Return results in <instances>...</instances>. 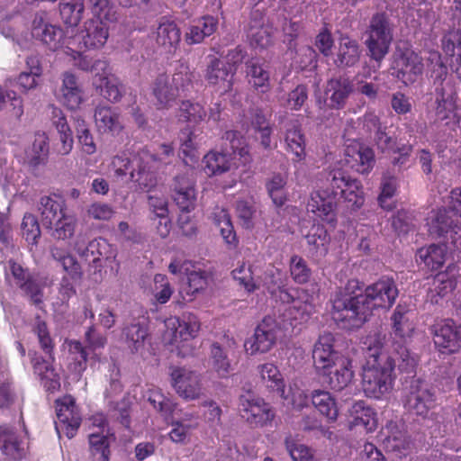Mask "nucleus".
<instances>
[{
    "label": "nucleus",
    "instance_id": "f257e3e1",
    "mask_svg": "<svg viewBox=\"0 0 461 461\" xmlns=\"http://www.w3.org/2000/svg\"><path fill=\"white\" fill-rule=\"evenodd\" d=\"M365 344L367 345L366 357L368 358L367 366L362 375V389L364 393L376 400L388 395L394 384V368L398 366L401 372L411 374L415 372L417 361L402 343L393 344L392 351L383 353V341L377 335L370 337Z\"/></svg>",
    "mask_w": 461,
    "mask_h": 461
},
{
    "label": "nucleus",
    "instance_id": "f03ea898",
    "mask_svg": "<svg viewBox=\"0 0 461 461\" xmlns=\"http://www.w3.org/2000/svg\"><path fill=\"white\" fill-rule=\"evenodd\" d=\"M364 283L349 279L330 299L331 318L339 327L354 330L362 327L371 316L362 294Z\"/></svg>",
    "mask_w": 461,
    "mask_h": 461
},
{
    "label": "nucleus",
    "instance_id": "7ed1b4c3",
    "mask_svg": "<svg viewBox=\"0 0 461 461\" xmlns=\"http://www.w3.org/2000/svg\"><path fill=\"white\" fill-rule=\"evenodd\" d=\"M174 156L172 144H151L141 149L137 155V168L131 172V179L148 191L157 184L156 173L152 163H167V159Z\"/></svg>",
    "mask_w": 461,
    "mask_h": 461
},
{
    "label": "nucleus",
    "instance_id": "20e7f679",
    "mask_svg": "<svg viewBox=\"0 0 461 461\" xmlns=\"http://www.w3.org/2000/svg\"><path fill=\"white\" fill-rule=\"evenodd\" d=\"M366 45L371 59L380 62L389 52L393 39V25L384 13H376L370 19L366 30Z\"/></svg>",
    "mask_w": 461,
    "mask_h": 461
},
{
    "label": "nucleus",
    "instance_id": "39448f33",
    "mask_svg": "<svg viewBox=\"0 0 461 461\" xmlns=\"http://www.w3.org/2000/svg\"><path fill=\"white\" fill-rule=\"evenodd\" d=\"M392 68L395 77L405 86L415 83L422 75V58L407 43L398 45L393 55Z\"/></svg>",
    "mask_w": 461,
    "mask_h": 461
},
{
    "label": "nucleus",
    "instance_id": "423d86ee",
    "mask_svg": "<svg viewBox=\"0 0 461 461\" xmlns=\"http://www.w3.org/2000/svg\"><path fill=\"white\" fill-rule=\"evenodd\" d=\"M457 93L454 85L435 87L434 123L454 130L461 121Z\"/></svg>",
    "mask_w": 461,
    "mask_h": 461
},
{
    "label": "nucleus",
    "instance_id": "0eeeda50",
    "mask_svg": "<svg viewBox=\"0 0 461 461\" xmlns=\"http://www.w3.org/2000/svg\"><path fill=\"white\" fill-rule=\"evenodd\" d=\"M109 38V27L104 18H92L84 23L83 28L68 38V50L76 46L79 50H97L102 49Z\"/></svg>",
    "mask_w": 461,
    "mask_h": 461
},
{
    "label": "nucleus",
    "instance_id": "6e6552de",
    "mask_svg": "<svg viewBox=\"0 0 461 461\" xmlns=\"http://www.w3.org/2000/svg\"><path fill=\"white\" fill-rule=\"evenodd\" d=\"M362 294L371 315L374 310L390 309L394 304L399 291L393 277L383 276L365 288L362 286Z\"/></svg>",
    "mask_w": 461,
    "mask_h": 461
},
{
    "label": "nucleus",
    "instance_id": "1a4fd4ad",
    "mask_svg": "<svg viewBox=\"0 0 461 461\" xmlns=\"http://www.w3.org/2000/svg\"><path fill=\"white\" fill-rule=\"evenodd\" d=\"M433 343L440 355L450 356L461 349V325L452 319L436 321L430 328Z\"/></svg>",
    "mask_w": 461,
    "mask_h": 461
},
{
    "label": "nucleus",
    "instance_id": "9d476101",
    "mask_svg": "<svg viewBox=\"0 0 461 461\" xmlns=\"http://www.w3.org/2000/svg\"><path fill=\"white\" fill-rule=\"evenodd\" d=\"M238 410L240 417L253 428L271 425L275 418V411L269 403L251 393L240 396Z\"/></svg>",
    "mask_w": 461,
    "mask_h": 461
},
{
    "label": "nucleus",
    "instance_id": "9b49d317",
    "mask_svg": "<svg viewBox=\"0 0 461 461\" xmlns=\"http://www.w3.org/2000/svg\"><path fill=\"white\" fill-rule=\"evenodd\" d=\"M267 276L270 278L267 283V291L272 296L276 297L282 303L293 304L291 310L298 312L301 321H306L309 317L312 305L307 302H303L295 297L298 291L294 288H285L284 281L282 279L283 273L277 268H272L267 273Z\"/></svg>",
    "mask_w": 461,
    "mask_h": 461
},
{
    "label": "nucleus",
    "instance_id": "f8f14e48",
    "mask_svg": "<svg viewBox=\"0 0 461 461\" xmlns=\"http://www.w3.org/2000/svg\"><path fill=\"white\" fill-rule=\"evenodd\" d=\"M335 338L330 332H324L319 336L312 349L313 366L316 374L327 375L328 370L333 369L342 359L348 357L334 348Z\"/></svg>",
    "mask_w": 461,
    "mask_h": 461
},
{
    "label": "nucleus",
    "instance_id": "ddd939ff",
    "mask_svg": "<svg viewBox=\"0 0 461 461\" xmlns=\"http://www.w3.org/2000/svg\"><path fill=\"white\" fill-rule=\"evenodd\" d=\"M429 231L435 238H442L456 249H461V224L446 209H439L429 223Z\"/></svg>",
    "mask_w": 461,
    "mask_h": 461
},
{
    "label": "nucleus",
    "instance_id": "4468645a",
    "mask_svg": "<svg viewBox=\"0 0 461 461\" xmlns=\"http://www.w3.org/2000/svg\"><path fill=\"white\" fill-rule=\"evenodd\" d=\"M344 159L348 167L362 175L369 174L375 164L374 150L356 140L346 145Z\"/></svg>",
    "mask_w": 461,
    "mask_h": 461
},
{
    "label": "nucleus",
    "instance_id": "2eb2a0df",
    "mask_svg": "<svg viewBox=\"0 0 461 461\" xmlns=\"http://www.w3.org/2000/svg\"><path fill=\"white\" fill-rule=\"evenodd\" d=\"M278 324L270 316L264 317L254 330L253 336L245 342L251 354L267 353L276 344Z\"/></svg>",
    "mask_w": 461,
    "mask_h": 461
},
{
    "label": "nucleus",
    "instance_id": "dca6fc26",
    "mask_svg": "<svg viewBox=\"0 0 461 461\" xmlns=\"http://www.w3.org/2000/svg\"><path fill=\"white\" fill-rule=\"evenodd\" d=\"M56 411L61 429L68 438H72L77 434L81 425V416L76 404V399L66 394L55 401Z\"/></svg>",
    "mask_w": 461,
    "mask_h": 461
},
{
    "label": "nucleus",
    "instance_id": "f3484780",
    "mask_svg": "<svg viewBox=\"0 0 461 461\" xmlns=\"http://www.w3.org/2000/svg\"><path fill=\"white\" fill-rule=\"evenodd\" d=\"M458 275L456 264H449L445 271L438 273L433 279V287L428 292V300L432 304H441L456 289Z\"/></svg>",
    "mask_w": 461,
    "mask_h": 461
},
{
    "label": "nucleus",
    "instance_id": "a211bd4d",
    "mask_svg": "<svg viewBox=\"0 0 461 461\" xmlns=\"http://www.w3.org/2000/svg\"><path fill=\"white\" fill-rule=\"evenodd\" d=\"M170 195L183 212H190L195 208V184L186 175L176 176L170 185Z\"/></svg>",
    "mask_w": 461,
    "mask_h": 461
},
{
    "label": "nucleus",
    "instance_id": "6ab92c4d",
    "mask_svg": "<svg viewBox=\"0 0 461 461\" xmlns=\"http://www.w3.org/2000/svg\"><path fill=\"white\" fill-rule=\"evenodd\" d=\"M8 265L15 285L30 297L32 304L41 307L43 303L42 289L33 278L29 269L24 268L21 264L13 259L8 261Z\"/></svg>",
    "mask_w": 461,
    "mask_h": 461
},
{
    "label": "nucleus",
    "instance_id": "aec40b11",
    "mask_svg": "<svg viewBox=\"0 0 461 461\" xmlns=\"http://www.w3.org/2000/svg\"><path fill=\"white\" fill-rule=\"evenodd\" d=\"M337 202L328 190H316L311 193L307 211L330 224L337 222Z\"/></svg>",
    "mask_w": 461,
    "mask_h": 461
},
{
    "label": "nucleus",
    "instance_id": "412c9836",
    "mask_svg": "<svg viewBox=\"0 0 461 461\" xmlns=\"http://www.w3.org/2000/svg\"><path fill=\"white\" fill-rule=\"evenodd\" d=\"M354 91V84L347 75H338L330 78L324 93L329 100V107L335 110L345 108L348 99Z\"/></svg>",
    "mask_w": 461,
    "mask_h": 461
},
{
    "label": "nucleus",
    "instance_id": "4be33fe9",
    "mask_svg": "<svg viewBox=\"0 0 461 461\" xmlns=\"http://www.w3.org/2000/svg\"><path fill=\"white\" fill-rule=\"evenodd\" d=\"M173 386L178 395L186 400H194L202 394L200 375L196 372L177 367L171 373Z\"/></svg>",
    "mask_w": 461,
    "mask_h": 461
},
{
    "label": "nucleus",
    "instance_id": "5701e85b",
    "mask_svg": "<svg viewBox=\"0 0 461 461\" xmlns=\"http://www.w3.org/2000/svg\"><path fill=\"white\" fill-rule=\"evenodd\" d=\"M285 149L292 155L294 164L303 162L306 158V138L298 120H292L285 126Z\"/></svg>",
    "mask_w": 461,
    "mask_h": 461
},
{
    "label": "nucleus",
    "instance_id": "b1692460",
    "mask_svg": "<svg viewBox=\"0 0 461 461\" xmlns=\"http://www.w3.org/2000/svg\"><path fill=\"white\" fill-rule=\"evenodd\" d=\"M32 35L50 50L55 51L63 47L67 49L68 38L65 37L63 30L59 26L45 23L41 17L33 20Z\"/></svg>",
    "mask_w": 461,
    "mask_h": 461
},
{
    "label": "nucleus",
    "instance_id": "393cba45",
    "mask_svg": "<svg viewBox=\"0 0 461 461\" xmlns=\"http://www.w3.org/2000/svg\"><path fill=\"white\" fill-rule=\"evenodd\" d=\"M94 119L101 134L116 136L124 129L122 115L117 107L99 104L95 109Z\"/></svg>",
    "mask_w": 461,
    "mask_h": 461
},
{
    "label": "nucleus",
    "instance_id": "a878e982",
    "mask_svg": "<svg viewBox=\"0 0 461 461\" xmlns=\"http://www.w3.org/2000/svg\"><path fill=\"white\" fill-rule=\"evenodd\" d=\"M53 362L37 353H34L31 358L33 372L48 393H55L61 388L60 375L54 368Z\"/></svg>",
    "mask_w": 461,
    "mask_h": 461
},
{
    "label": "nucleus",
    "instance_id": "bb28decb",
    "mask_svg": "<svg viewBox=\"0 0 461 461\" xmlns=\"http://www.w3.org/2000/svg\"><path fill=\"white\" fill-rule=\"evenodd\" d=\"M167 329L172 330L174 342L188 341L196 337L200 330V321L191 312L183 313L181 317H170L166 321Z\"/></svg>",
    "mask_w": 461,
    "mask_h": 461
},
{
    "label": "nucleus",
    "instance_id": "cd10ccee",
    "mask_svg": "<svg viewBox=\"0 0 461 461\" xmlns=\"http://www.w3.org/2000/svg\"><path fill=\"white\" fill-rule=\"evenodd\" d=\"M155 41L166 53L175 54L181 42V31L176 22L162 17L155 32Z\"/></svg>",
    "mask_w": 461,
    "mask_h": 461
},
{
    "label": "nucleus",
    "instance_id": "c85d7f7f",
    "mask_svg": "<svg viewBox=\"0 0 461 461\" xmlns=\"http://www.w3.org/2000/svg\"><path fill=\"white\" fill-rule=\"evenodd\" d=\"M209 62L204 71V78L211 86H224V92H229L233 86L235 69L227 67L219 58L209 55Z\"/></svg>",
    "mask_w": 461,
    "mask_h": 461
},
{
    "label": "nucleus",
    "instance_id": "c756f323",
    "mask_svg": "<svg viewBox=\"0 0 461 461\" xmlns=\"http://www.w3.org/2000/svg\"><path fill=\"white\" fill-rule=\"evenodd\" d=\"M93 86L102 97L113 104L120 102L123 96V86L109 68L94 77Z\"/></svg>",
    "mask_w": 461,
    "mask_h": 461
},
{
    "label": "nucleus",
    "instance_id": "7c9ffc66",
    "mask_svg": "<svg viewBox=\"0 0 461 461\" xmlns=\"http://www.w3.org/2000/svg\"><path fill=\"white\" fill-rule=\"evenodd\" d=\"M150 91L158 110L170 108L179 96L171 85L170 77L165 72L153 79Z\"/></svg>",
    "mask_w": 461,
    "mask_h": 461
},
{
    "label": "nucleus",
    "instance_id": "2f4dec72",
    "mask_svg": "<svg viewBox=\"0 0 461 461\" xmlns=\"http://www.w3.org/2000/svg\"><path fill=\"white\" fill-rule=\"evenodd\" d=\"M0 450L8 460H21L25 456L23 440L14 427L0 425Z\"/></svg>",
    "mask_w": 461,
    "mask_h": 461
},
{
    "label": "nucleus",
    "instance_id": "473e14b6",
    "mask_svg": "<svg viewBox=\"0 0 461 461\" xmlns=\"http://www.w3.org/2000/svg\"><path fill=\"white\" fill-rule=\"evenodd\" d=\"M419 384L411 385V391L408 396L407 405L410 411L416 415L426 417L429 411L435 406V394L422 381Z\"/></svg>",
    "mask_w": 461,
    "mask_h": 461
},
{
    "label": "nucleus",
    "instance_id": "72a5a7b5",
    "mask_svg": "<svg viewBox=\"0 0 461 461\" xmlns=\"http://www.w3.org/2000/svg\"><path fill=\"white\" fill-rule=\"evenodd\" d=\"M59 102L69 110H77L84 102V92L77 77L71 72L62 74Z\"/></svg>",
    "mask_w": 461,
    "mask_h": 461
},
{
    "label": "nucleus",
    "instance_id": "f704fd0d",
    "mask_svg": "<svg viewBox=\"0 0 461 461\" xmlns=\"http://www.w3.org/2000/svg\"><path fill=\"white\" fill-rule=\"evenodd\" d=\"M39 211L42 225L47 228L53 225L60 216L68 212L67 203L64 198L59 194L44 195L41 197Z\"/></svg>",
    "mask_w": 461,
    "mask_h": 461
},
{
    "label": "nucleus",
    "instance_id": "c9c22d12",
    "mask_svg": "<svg viewBox=\"0 0 461 461\" xmlns=\"http://www.w3.org/2000/svg\"><path fill=\"white\" fill-rule=\"evenodd\" d=\"M447 248L446 244H430L419 249L415 254V259L419 266L430 272L439 270L446 262Z\"/></svg>",
    "mask_w": 461,
    "mask_h": 461
},
{
    "label": "nucleus",
    "instance_id": "e433bc0d",
    "mask_svg": "<svg viewBox=\"0 0 461 461\" xmlns=\"http://www.w3.org/2000/svg\"><path fill=\"white\" fill-rule=\"evenodd\" d=\"M327 375H320L323 383L334 391H341L346 388L352 381L354 372L352 370V360L350 358L342 359V362L330 369Z\"/></svg>",
    "mask_w": 461,
    "mask_h": 461
},
{
    "label": "nucleus",
    "instance_id": "4c0bfd02",
    "mask_svg": "<svg viewBox=\"0 0 461 461\" xmlns=\"http://www.w3.org/2000/svg\"><path fill=\"white\" fill-rule=\"evenodd\" d=\"M122 334L131 351L132 353L139 352L144 348L145 341L149 335L148 323L145 320L134 319L123 327Z\"/></svg>",
    "mask_w": 461,
    "mask_h": 461
},
{
    "label": "nucleus",
    "instance_id": "58836bf2",
    "mask_svg": "<svg viewBox=\"0 0 461 461\" xmlns=\"http://www.w3.org/2000/svg\"><path fill=\"white\" fill-rule=\"evenodd\" d=\"M214 225L219 229L220 234L229 249H236L239 246V239L234 230L229 212L216 206L212 213Z\"/></svg>",
    "mask_w": 461,
    "mask_h": 461
},
{
    "label": "nucleus",
    "instance_id": "ea45409f",
    "mask_svg": "<svg viewBox=\"0 0 461 461\" xmlns=\"http://www.w3.org/2000/svg\"><path fill=\"white\" fill-rule=\"evenodd\" d=\"M384 444L390 451L402 453L410 448L411 441L406 431L396 421L389 420L383 429Z\"/></svg>",
    "mask_w": 461,
    "mask_h": 461
},
{
    "label": "nucleus",
    "instance_id": "a19ab883",
    "mask_svg": "<svg viewBox=\"0 0 461 461\" xmlns=\"http://www.w3.org/2000/svg\"><path fill=\"white\" fill-rule=\"evenodd\" d=\"M305 238L312 256L325 257L328 254L330 235L322 224H313Z\"/></svg>",
    "mask_w": 461,
    "mask_h": 461
},
{
    "label": "nucleus",
    "instance_id": "79ce46f5",
    "mask_svg": "<svg viewBox=\"0 0 461 461\" xmlns=\"http://www.w3.org/2000/svg\"><path fill=\"white\" fill-rule=\"evenodd\" d=\"M53 259L58 262L66 275L71 278L73 282H80L83 278L84 272L77 259L72 256L68 250L59 247H53L50 249Z\"/></svg>",
    "mask_w": 461,
    "mask_h": 461
},
{
    "label": "nucleus",
    "instance_id": "37998d69",
    "mask_svg": "<svg viewBox=\"0 0 461 461\" xmlns=\"http://www.w3.org/2000/svg\"><path fill=\"white\" fill-rule=\"evenodd\" d=\"M75 249L80 257L85 258L86 259H88L89 256H92V261L94 263L102 260H109L114 257L111 245L103 238L95 239L89 241L83 249L80 247L79 242H77Z\"/></svg>",
    "mask_w": 461,
    "mask_h": 461
},
{
    "label": "nucleus",
    "instance_id": "c03bdc74",
    "mask_svg": "<svg viewBox=\"0 0 461 461\" xmlns=\"http://www.w3.org/2000/svg\"><path fill=\"white\" fill-rule=\"evenodd\" d=\"M248 37L250 44L256 48H267L272 42V27L265 23L264 17H253L249 24Z\"/></svg>",
    "mask_w": 461,
    "mask_h": 461
},
{
    "label": "nucleus",
    "instance_id": "a18cd8bd",
    "mask_svg": "<svg viewBox=\"0 0 461 461\" xmlns=\"http://www.w3.org/2000/svg\"><path fill=\"white\" fill-rule=\"evenodd\" d=\"M258 369L267 388L281 398L286 399L285 395V383L278 367L273 363H265L258 366Z\"/></svg>",
    "mask_w": 461,
    "mask_h": 461
},
{
    "label": "nucleus",
    "instance_id": "49530a36",
    "mask_svg": "<svg viewBox=\"0 0 461 461\" xmlns=\"http://www.w3.org/2000/svg\"><path fill=\"white\" fill-rule=\"evenodd\" d=\"M353 419L350 427H363L367 432L376 429L378 425L377 413L366 406L363 401L357 402L352 407Z\"/></svg>",
    "mask_w": 461,
    "mask_h": 461
},
{
    "label": "nucleus",
    "instance_id": "de8ad7c7",
    "mask_svg": "<svg viewBox=\"0 0 461 461\" xmlns=\"http://www.w3.org/2000/svg\"><path fill=\"white\" fill-rule=\"evenodd\" d=\"M357 41L348 36H341L335 63L338 67H353L360 59Z\"/></svg>",
    "mask_w": 461,
    "mask_h": 461
},
{
    "label": "nucleus",
    "instance_id": "09e8293b",
    "mask_svg": "<svg viewBox=\"0 0 461 461\" xmlns=\"http://www.w3.org/2000/svg\"><path fill=\"white\" fill-rule=\"evenodd\" d=\"M49 137L43 131H37L28 153V163L32 167L46 165L49 159Z\"/></svg>",
    "mask_w": 461,
    "mask_h": 461
},
{
    "label": "nucleus",
    "instance_id": "8fccbe9b",
    "mask_svg": "<svg viewBox=\"0 0 461 461\" xmlns=\"http://www.w3.org/2000/svg\"><path fill=\"white\" fill-rule=\"evenodd\" d=\"M208 285V276L205 271H191L187 274L186 285L179 292L183 302L177 301V303L184 305L186 302H192L197 294L206 288Z\"/></svg>",
    "mask_w": 461,
    "mask_h": 461
},
{
    "label": "nucleus",
    "instance_id": "3c124183",
    "mask_svg": "<svg viewBox=\"0 0 461 461\" xmlns=\"http://www.w3.org/2000/svg\"><path fill=\"white\" fill-rule=\"evenodd\" d=\"M441 48L446 56L455 58V72L461 80V30L445 33L441 39Z\"/></svg>",
    "mask_w": 461,
    "mask_h": 461
},
{
    "label": "nucleus",
    "instance_id": "603ef678",
    "mask_svg": "<svg viewBox=\"0 0 461 461\" xmlns=\"http://www.w3.org/2000/svg\"><path fill=\"white\" fill-rule=\"evenodd\" d=\"M249 82L256 91L265 94L270 89L269 73L256 59L246 62Z\"/></svg>",
    "mask_w": 461,
    "mask_h": 461
},
{
    "label": "nucleus",
    "instance_id": "864d4df0",
    "mask_svg": "<svg viewBox=\"0 0 461 461\" xmlns=\"http://www.w3.org/2000/svg\"><path fill=\"white\" fill-rule=\"evenodd\" d=\"M204 172L212 176L221 175L230 169L231 158L227 152L209 151L203 159Z\"/></svg>",
    "mask_w": 461,
    "mask_h": 461
},
{
    "label": "nucleus",
    "instance_id": "5fc2aeb1",
    "mask_svg": "<svg viewBox=\"0 0 461 461\" xmlns=\"http://www.w3.org/2000/svg\"><path fill=\"white\" fill-rule=\"evenodd\" d=\"M312 402L318 411L327 418L329 421H335L339 410L335 399L323 390H315L312 393Z\"/></svg>",
    "mask_w": 461,
    "mask_h": 461
},
{
    "label": "nucleus",
    "instance_id": "6e6d98bb",
    "mask_svg": "<svg viewBox=\"0 0 461 461\" xmlns=\"http://www.w3.org/2000/svg\"><path fill=\"white\" fill-rule=\"evenodd\" d=\"M68 354L70 357L69 369L81 376L87 368L88 353L79 340L68 341Z\"/></svg>",
    "mask_w": 461,
    "mask_h": 461
},
{
    "label": "nucleus",
    "instance_id": "4d7b16f0",
    "mask_svg": "<svg viewBox=\"0 0 461 461\" xmlns=\"http://www.w3.org/2000/svg\"><path fill=\"white\" fill-rule=\"evenodd\" d=\"M408 313L409 312L403 306L397 305L391 317L393 332L401 339L411 337L414 330V325L409 320Z\"/></svg>",
    "mask_w": 461,
    "mask_h": 461
},
{
    "label": "nucleus",
    "instance_id": "13d9d810",
    "mask_svg": "<svg viewBox=\"0 0 461 461\" xmlns=\"http://www.w3.org/2000/svg\"><path fill=\"white\" fill-rule=\"evenodd\" d=\"M84 10V0H61L59 3L61 19L71 27H76L80 23Z\"/></svg>",
    "mask_w": 461,
    "mask_h": 461
},
{
    "label": "nucleus",
    "instance_id": "bf43d9fd",
    "mask_svg": "<svg viewBox=\"0 0 461 461\" xmlns=\"http://www.w3.org/2000/svg\"><path fill=\"white\" fill-rule=\"evenodd\" d=\"M83 50H79L76 46H72V50H66L76 60L75 66L80 70L94 73V77H97L101 71L108 68V63L105 60L96 59L92 61L87 56L82 54Z\"/></svg>",
    "mask_w": 461,
    "mask_h": 461
},
{
    "label": "nucleus",
    "instance_id": "052dcab7",
    "mask_svg": "<svg viewBox=\"0 0 461 461\" xmlns=\"http://www.w3.org/2000/svg\"><path fill=\"white\" fill-rule=\"evenodd\" d=\"M77 226V219L73 214L68 212L53 222V225L47 227L50 230V235L56 240H66L74 236Z\"/></svg>",
    "mask_w": 461,
    "mask_h": 461
},
{
    "label": "nucleus",
    "instance_id": "680f3d73",
    "mask_svg": "<svg viewBox=\"0 0 461 461\" xmlns=\"http://www.w3.org/2000/svg\"><path fill=\"white\" fill-rule=\"evenodd\" d=\"M222 140L228 141L232 154L239 156L242 164L249 163L251 156L249 154V147L243 137L238 131H227L222 136Z\"/></svg>",
    "mask_w": 461,
    "mask_h": 461
},
{
    "label": "nucleus",
    "instance_id": "e2e57ef3",
    "mask_svg": "<svg viewBox=\"0 0 461 461\" xmlns=\"http://www.w3.org/2000/svg\"><path fill=\"white\" fill-rule=\"evenodd\" d=\"M32 332L37 336L40 347L43 352L48 355L50 359L55 361V343L50 336L46 321L39 315L35 317L34 323L32 325Z\"/></svg>",
    "mask_w": 461,
    "mask_h": 461
},
{
    "label": "nucleus",
    "instance_id": "0e129e2a",
    "mask_svg": "<svg viewBox=\"0 0 461 461\" xmlns=\"http://www.w3.org/2000/svg\"><path fill=\"white\" fill-rule=\"evenodd\" d=\"M206 116L207 112L201 104L190 100L181 102L179 106V120L197 125L204 121Z\"/></svg>",
    "mask_w": 461,
    "mask_h": 461
},
{
    "label": "nucleus",
    "instance_id": "69168bd1",
    "mask_svg": "<svg viewBox=\"0 0 461 461\" xmlns=\"http://www.w3.org/2000/svg\"><path fill=\"white\" fill-rule=\"evenodd\" d=\"M286 176L280 173L274 174L266 183L267 191L275 205L281 207L286 201Z\"/></svg>",
    "mask_w": 461,
    "mask_h": 461
},
{
    "label": "nucleus",
    "instance_id": "338daca9",
    "mask_svg": "<svg viewBox=\"0 0 461 461\" xmlns=\"http://www.w3.org/2000/svg\"><path fill=\"white\" fill-rule=\"evenodd\" d=\"M285 446L293 461H319L314 449L299 443L292 436L285 438Z\"/></svg>",
    "mask_w": 461,
    "mask_h": 461
},
{
    "label": "nucleus",
    "instance_id": "774afa93",
    "mask_svg": "<svg viewBox=\"0 0 461 461\" xmlns=\"http://www.w3.org/2000/svg\"><path fill=\"white\" fill-rule=\"evenodd\" d=\"M398 188V180L393 176H384L381 182V192L378 196V203L380 206L386 210L392 211L395 204L393 202V197L395 195Z\"/></svg>",
    "mask_w": 461,
    "mask_h": 461
}]
</instances>
